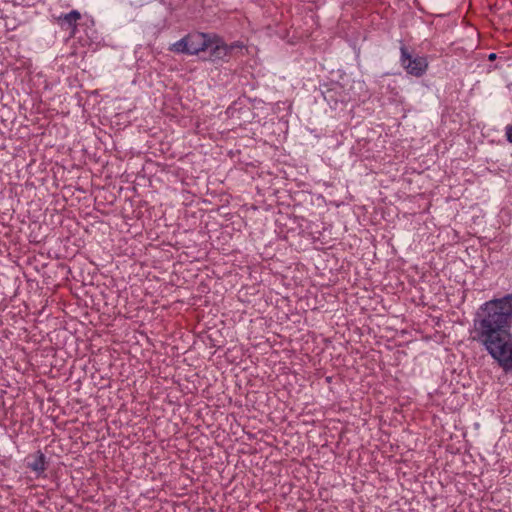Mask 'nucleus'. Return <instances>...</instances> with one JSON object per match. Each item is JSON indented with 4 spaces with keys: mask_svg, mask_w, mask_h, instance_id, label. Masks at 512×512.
I'll list each match as a JSON object with an SVG mask.
<instances>
[{
    "mask_svg": "<svg viewBox=\"0 0 512 512\" xmlns=\"http://www.w3.org/2000/svg\"><path fill=\"white\" fill-rule=\"evenodd\" d=\"M512 294L483 303L473 321L476 339L505 372L512 374Z\"/></svg>",
    "mask_w": 512,
    "mask_h": 512,
    "instance_id": "1",
    "label": "nucleus"
},
{
    "mask_svg": "<svg viewBox=\"0 0 512 512\" xmlns=\"http://www.w3.org/2000/svg\"><path fill=\"white\" fill-rule=\"evenodd\" d=\"M212 35L206 33H190L170 46V50L179 54L196 55L211 46Z\"/></svg>",
    "mask_w": 512,
    "mask_h": 512,
    "instance_id": "2",
    "label": "nucleus"
},
{
    "mask_svg": "<svg viewBox=\"0 0 512 512\" xmlns=\"http://www.w3.org/2000/svg\"><path fill=\"white\" fill-rule=\"evenodd\" d=\"M236 48H242V46L239 43L226 45L220 39L212 36L211 46L208 48V50L210 51V58L212 60H221L230 55Z\"/></svg>",
    "mask_w": 512,
    "mask_h": 512,
    "instance_id": "3",
    "label": "nucleus"
},
{
    "mask_svg": "<svg viewBox=\"0 0 512 512\" xmlns=\"http://www.w3.org/2000/svg\"><path fill=\"white\" fill-rule=\"evenodd\" d=\"M80 17L81 15L77 10H72L69 13L61 14L58 17V23L63 29L73 32Z\"/></svg>",
    "mask_w": 512,
    "mask_h": 512,
    "instance_id": "4",
    "label": "nucleus"
},
{
    "mask_svg": "<svg viewBox=\"0 0 512 512\" xmlns=\"http://www.w3.org/2000/svg\"><path fill=\"white\" fill-rule=\"evenodd\" d=\"M27 465L32 471H34L38 476H40L46 470L45 455L41 452H38L28 460Z\"/></svg>",
    "mask_w": 512,
    "mask_h": 512,
    "instance_id": "5",
    "label": "nucleus"
},
{
    "mask_svg": "<svg viewBox=\"0 0 512 512\" xmlns=\"http://www.w3.org/2000/svg\"><path fill=\"white\" fill-rule=\"evenodd\" d=\"M401 62L402 65L407 69V71L414 75L416 74V60L412 59L411 55L407 52L406 48H401Z\"/></svg>",
    "mask_w": 512,
    "mask_h": 512,
    "instance_id": "6",
    "label": "nucleus"
},
{
    "mask_svg": "<svg viewBox=\"0 0 512 512\" xmlns=\"http://www.w3.org/2000/svg\"><path fill=\"white\" fill-rule=\"evenodd\" d=\"M428 68V60L426 57L418 56V77L422 76Z\"/></svg>",
    "mask_w": 512,
    "mask_h": 512,
    "instance_id": "7",
    "label": "nucleus"
},
{
    "mask_svg": "<svg viewBox=\"0 0 512 512\" xmlns=\"http://www.w3.org/2000/svg\"><path fill=\"white\" fill-rule=\"evenodd\" d=\"M505 137L506 140L512 144V124H509L505 127Z\"/></svg>",
    "mask_w": 512,
    "mask_h": 512,
    "instance_id": "8",
    "label": "nucleus"
},
{
    "mask_svg": "<svg viewBox=\"0 0 512 512\" xmlns=\"http://www.w3.org/2000/svg\"><path fill=\"white\" fill-rule=\"evenodd\" d=\"M496 57H497V55L495 53H491V54H489L488 59L489 60H495Z\"/></svg>",
    "mask_w": 512,
    "mask_h": 512,
    "instance_id": "9",
    "label": "nucleus"
}]
</instances>
